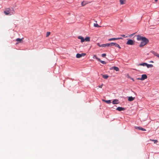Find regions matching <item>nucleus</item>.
Returning a JSON list of instances; mask_svg holds the SVG:
<instances>
[{"label": "nucleus", "mask_w": 159, "mask_h": 159, "mask_svg": "<svg viewBox=\"0 0 159 159\" xmlns=\"http://www.w3.org/2000/svg\"><path fill=\"white\" fill-rule=\"evenodd\" d=\"M147 78V75L145 74L142 75L141 76V77L140 78V80H143L146 79Z\"/></svg>", "instance_id": "6"}, {"label": "nucleus", "mask_w": 159, "mask_h": 159, "mask_svg": "<svg viewBox=\"0 0 159 159\" xmlns=\"http://www.w3.org/2000/svg\"><path fill=\"white\" fill-rule=\"evenodd\" d=\"M134 99H135L134 97H132L131 96V97H129L128 98V100L129 101H133Z\"/></svg>", "instance_id": "13"}, {"label": "nucleus", "mask_w": 159, "mask_h": 159, "mask_svg": "<svg viewBox=\"0 0 159 159\" xmlns=\"http://www.w3.org/2000/svg\"><path fill=\"white\" fill-rule=\"evenodd\" d=\"M113 43V44L112 45V46H115L116 47H117L118 48L120 49L121 47L120 46V45L117 43Z\"/></svg>", "instance_id": "9"}, {"label": "nucleus", "mask_w": 159, "mask_h": 159, "mask_svg": "<svg viewBox=\"0 0 159 159\" xmlns=\"http://www.w3.org/2000/svg\"><path fill=\"white\" fill-rule=\"evenodd\" d=\"M102 77L103 78L105 79H107L108 77L109 76L107 75H102Z\"/></svg>", "instance_id": "19"}, {"label": "nucleus", "mask_w": 159, "mask_h": 159, "mask_svg": "<svg viewBox=\"0 0 159 159\" xmlns=\"http://www.w3.org/2000/svg\"><path fill=\"white\" fill-rule=\"evenodd\" d=\"M126 43L128 45H134V41L131 39H129L128 40Z\"/></svg>", "instance_id": "2"}, {"label": "nucleus", "mask_w": 159, "mask_h": 159, "mask_svg": "<svg viewBox=\"0 0 159 159\" xmlns=\"http://www.w3.org/2000/svg\"><path fill=\"white\" fill-rule=\"evenodd\" d=\"M102 84L100 86H99V87H100V88H102Z\"/></svg>", "instance_id": "31"}, {"label": "nucleus", "mask_w": 159, "mask_h": 159, "mask_svg": "<svg viewBox=\"0 0 159 159\" xmlns=\"http://www.w3.org/2000/svg\"><path fill=\"white\" fill-rule=\"evenodd\" d=\"M136 37L137 40L142 41L139 45L140 47L145 45L149 42L148 39L145 37H142L139 35H136Z\"/></svg>", "instance_id": "1"}, {"label": "nucleus", "mask_w": 159, "mask_h": 159, "mask_svg": "<svg viewBox=\"0 0 159 159\" xmlns=\"http://www.w3.org/2000/svg\"><path fill=\"white\" fill-rule=\"evenodd\" d=\"M140 78H137V80H140Z\"/></svg>", "instance_id": "32"}, {"label": "nucleus", "mask_w": 159, "mask_h": 159, "mask_svg": "<svg viewBox=\"0 0 159 159\" xmlns=\"http://www.w3.org/2000/svg\"><path fill=\"white\" fill-rule=\"evenodd\" d=\"M125 0H120V4L122 5L124 3V2H125Z\"/></svg>", "instance_id": "24"}, {"label": "nucleus", "mask_w": 159, "mask_h": 159, "mask_svg": "<svg viewBox=\"0 0 159 159\" xmlns=\"http://www.w3.org/2000/svg\"><path fill=\"white\" fill-rule=\"evenodd\" d=\"M103 101L105 102L107 104H110L111 103V101L110 100H102Z\"/></svg>", "instance_id": "18"}, {"label": "nucleus", "mask_w": 159, "mask_h": 159, "mask_svg": "<svg viewBox=\"0 0 159 159\" xmlns=\"http://www.w3.org/2000/svg\"><path fill=\"white\" fill-rule=\"evenodd\" d=\"M113 69L114 70H115L116 71H118L119 70V68H118V67H116V66L112 67L111 68V69Z\"/></svg>", "instance_id": "14"}, {"label": "nucleus", "mask_w": 159, "mask_h": 159, "mask_svg": "<svg viewBox=\"0 0 159 159\" xmlns=\"http://www.w3.org/2000/svg\"><path fill=\"white\" fill-rule=\"evenodd\" d=\"M84 39V41H86L89 42L90 40V37H86Z\"/></svg>", "instance_id": "17"}, {"label": "nucleus", "mask_w": 159, "mask_h": 159, "mask_svg": "<svg viewBox=\"0 0 159 159\" xmlns=\"http://www.w3.org/2000/svg\"><path fill=\"white\" fill-rule=\"evenodd\" d=\"M85 2V1H83L82 2L81 5L82 6H84L87 4V3H84Z\"/></svg>", "instance_id": "26"}, {"label": "nucleus", "mask_w": 159, "mask_h": 159, "mask_svg": "<svg viewBox=\"0 0 159 159\" xmlns=\"http://www.w3.org/2000/svg\"><path fill=\"white\" fill-rule=\"evenodd\" d=\"M123 38L121 37L117 38H112L108 39L109 41H111L114 40H117L120 39H122Z\"/></svg>", "instance_id": "7"}, {"label": "nucleus", "mask_w": 159, "mask_h": 159, "mask_svg": "<svg viewBox=\"0 0 159 159\" xmlns=\"http://www.w3.org/2000/svg\"><path fill=\"white\" fill-rule=\"evenodd\" d=\"M117 110H118L119 111H124L125 110V108L124 107H118L116 109Z\"/></svg>", "instance_id": "8"}, {"label": "nucleus", "mask_w": 159, "mask_h": 159, "mask_svg": "<svg viewBox=\"0 0 159 159\" xmlns=\"http://www.w3.org/2000/svg\"><path fill=\"white\" fill-rule=\"evenodd\" d=\"M146 65H147V63H141V64H139L138 65V66H146Z\"/></svg>", "instance_id": "20"}, {"label": "nucleus", "mask_w": 159, "mask_h": 159, "mask_svg": "<svg viewBox=\"0 0 159 159\" xmlns=\"http://www.w3.org/2000/svg\"><path fill=\"white\" fill-rule=\"evenodd\" d=\"M78 38L81 40V43H83L84 41V38L81 36H79L78 37Z\"/></svg>", "instance_id": "11"}, {"label": "nucleus", "mask_w": 159, "mask_h": 159, "mask_svg": "<svg viewBox=\"0 0 159 159\" xmlns=\"http://www.w3.org/2000/svg\"><path fill=\"white\" fill-rule=\"evenodd\" d=\"M117 99H115L113 101L112 103L113 104H117L119 103Z\"/></svg>", "instance_id": "15"}, {"label": "nucleus", "mask_w": 159, "mask_h": 159, "mask_svg": "<svg viewBox=\"0 0 159 159\" xmlns=\"http://www.w3.org/2000/svg\"><path fill=\"white\" fill-rule=\"evenodd\" d=\"M97 45L99 46L100 47H101V45H100V43H97Z\"/></svg>", "instance_id": "30"}, {"label": "nucleus", "mask_w": 159, "mask_h": 159, "mask_svg": "<svg viewBox=\"0 0 159 159\" xmlns=\"http://www.w3.org/2000/svg\"><path fill=\"white\" fill-rule=\"evenodd\" d=\"M121 36H122V37H123L124 38H126L127 37V36H125V35L124 34H122V35H120Z\"/></svg>", "instance_id": "29"}, {"label": "nucleus", "mask_w": 159, "mask_h": 159, "mask_svg": "<svg viewBox=\"0 0 159 159\" xmlns=\"http://www.w3.org/2000/svg\"><path fill=\"white\" fill-rule=\"evenodd\" d=\"M152 53L155 56L157 57H158L159 58V54H158L156 52H154V51H152Z\"/></svg>", "instance_id": "16"}, {"label": "nucleus", "mask_w": 159, "mask_h": 159, "mask_svg": "<svg viewBox=\"0 0 159 159\" xmlns=\"http://www.w3.org/2000/svg\"><path fill=\"white\" fill-rule=\"evenodd\" d=\"M93 26L94 27H100V26L98 25V24H95V23H94V24H93Z\"/></svg>", "instance_id": "25"}, {"label": "nucleus", "mask_w": 159, "mask_h": 159, "mask_svg": "<svg viewBox=\"0 0 159 159\" xmlns=\"http://www.w3.org/2000/svg\"><path fill=\"white\" fill-rule=\"evenodd\" d=\"M135 128L136 129H139V130H141L142 131H146V130L145 129H143V128L141 127H140L135 126Z\"/></svg>", "instance_id": "10"}, {"label": "nucleus", "mask_w": 159, "mask_h": 159, "mask_svg": "<svg viewBox=\"0 0 159 159\" xmlns=\"http://www.w3.org/2000/svg\"><path fill=\"white\" fill-rule=\"evenodd\" d=\"M106 54L105 53H103L102 54V56L103 57H106Z\"/></svg>", "instance_id": "28"}, {"label": "nucleus", "mask_w": 159, "mask_h": 159, "mask_svg": "<svg viewBox=\"0 0 159 159\" xmlns=\"http://www.w3.org/2000/svg\"><path fill=\"white\" fill-rule=\"evenodd\" d=\"M147 67L148 68L149 67H153V65L152 64H148L146 65Z\"/></svg>", "instance_id": "23"}, {"label": "nucleus", "mask_w": 159, "mask_h": 159, "mask_svg": "<svg viewBox=\"0 0 159 159\" xmlns=\"http://www.w3.org/2000/svg\"><path fill=\"white\" fill-rule=\"evenodd\" d=\"M22 40V39L17 38L16 39L17 41H19L20 42H21Z\"/></svg>", "instance_id": "22"}, {"label": "nucleus", "mask_w": 159, "mask_h": 159, "mask_svg": "<svg viewBox=\"0 0 159 159\" xmlns=\"http://www.w3.org/2000/svg\"><path fill=\"white\" fill-rule=\"evenodd\" d=\"M50 34V32H48L46 34V37H48Z\"/></svg>", "instance_id": "27"}, {"label": "nucleus", "mask_w": 159, "mask_h": 159, "mask_svg": "<svg viewBox=\"0 0 159 159\" xmlns=\"http://www.w3.org/2000/svg\"><path fill=\"white\" fill-rule=\"evenodd\" d=\"M94 57H95L96 58V57H97L96 56L94 55Z\"/></svg>", "instance_id": "33"}, {"label": "nucleus", "mask_w": 159, "mask_h": 159, "mask_svg": "<svg viewBox=\"0 0 159 159\" xmlns=\"http://www.w3.org/2000/svg\"><path fill=\"white\" fill-rule=\"evenodd\" d=\"M11 9L9 8H7L4 11V13L6 15H11L10 14Z\"/></svg>", "instance_id": "3"}, {"label": "nucleus", "mask_w": 159, "mask_h": 159, "mask_svg": "<svg viewBox=\"0 0 159 159\" xmlns=\"http://www.w3.org/2000/svg\"><path fill=\"white\" fill-rule=\"evenodd\" d=\"M86 54L85 53H82L81 54L79 53H77L76 55V57L77 58H80L84 56Z\"/></svg>", "instance_id": "5"}, {"label": "nucleus", "mask_w": 159, "mask_h": 159, "mask_svg": "<svg viewBox=\"0 0 159 159\" xmlns=\"http://www.w3.org/2000/svg\"><path fill=\"white\" fill-rule=\"evenodd\" d=\"M149 140L154 142V143H156V144L158 142L157 140H153V139H150Z\"/></svg>", "instance_id": "21"}, {"label": "nucleus", "mask_w": 159, "mask_h": 159, "mask_svg": "<svg viewBox=\"0 0 159 159\" xmlns=\"http://www.w3.org/2000/svg\"><path fill=\"white\" fill-rule=\"evenodd\" d=\"M155 1L156 2L158 0H155Z\"/></svg>", "instance_id": "34"}, {"label": "nucleus", "mask_w": 159, "mask_h": 159, "mask_svg": "<svg viewBox=\"0 0 159 159\" xmlns=\"http://www.w3.org/2000/svg\"><path fill=\"white\" fill-rule=\"evenodd\" d=\"M113 43H107L105 44H102L101 45V47H110L112 46Z\"/></svg>", "instance_id": "4"}, {"label": "nucleus", "mask_w": 159, "mask_h": 159, "mask_svg": "<svg viewBox=\"0 0 159 159\" xmlns=\"http://www.w3.org/2000/svg\"><path fill=\"white\" fill-rule=\"evenodd\" d=\"M96 59L103 64H106V63L105 61H102L98 57H96Z\"/></svg>", "instance_id": "12"}]
</instances>
